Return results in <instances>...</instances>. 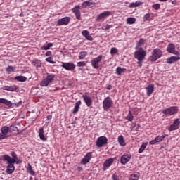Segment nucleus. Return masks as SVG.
<instances>
[{
	"label": "nucleus",
	"mask_w": 180,
	"mask_h": 180,
	"mask_svg": "<svg viewBox=\"0 0 180 180\" xmlns=\"http://www.w3.org/2000/svg\"><path fill=\"white\" fill-rule=\"evenodd\" d=\"M112 105H113V101L110 97H106L103 101V108L104 110H108L110 108H112Z\"/></svg>",
	"instance_id": "nucleus-7"
},
{
	"label": "nucleus",
	"mask_w": 180,
	"mask_h": 180,
	"mask_svg": "<svg viewBox=\"0 0 180 180\" xmlns=\"http://www.w3.org/2000/svg\"><path fill=\"white\" fill-rule=\"evenodd\" d=\"M51 47H53V43H49L46 46H41V50H50Z\"/></svg>",
	"instance_id": "nucleus-38"
},
{
	"label": "nucleus",
	"mask_w": 180,
	"mask_h": 180,
	"mask_svg": "<svg viewBox=\"0 0 180 180\" xmlns=\"http://www.w3.org/2000/svg\"><path fill=\"white\" fill-rule=\"evenodd\" d=\"M117 49L116 48H111L110 49V54H116L117 53Z\"/></svg>",
	"instance_id": "nucleus-48"
},
{
	"label": "nucleus",
	"mask_w": 180,
	"mask_h": 180,
	"mask_svg": "<svg viewBox=\"0 0 180 180\" xmlns=\"http://www.w3.org/2000/svg\"><path fill=\"white\" fill-rule=\"evenodd\" d=\"M133 115L131 114V111H129L128 116H127V120L129 122H133Z\"/></svg>",
	"instance_id": "nucleus-44"
},
{
	"label": "nucleus",
	"mask_w": 180,
	"mask_h": 180,
	"mask_svg": "<svg viewBox=\"0 0 180 180\" xmlns=\"http://www.w3.org/2000/svg\"><path fill=\"white\" fill-rule=\"evenodd\" d=\"M54 78H56V75H49L47 73L46 79L49 82L50 84H51Z\"/></svg>",
	"instance_id": "nucleus-37"
},
{
	"label": "nucleus",
	"mask_w": 180,
	"mask_h": 180,
	"mask_svg": "<svg viewBox=\"0 0 180 180\" xmlns=\"http://www.w3.org/2000/svg\"><path fill=\"white\" fill-rule=\"evenodd\" d=\"M160 2H167V0H159Z\"/></svg>",
	"instance_id": "nucleus-58"
},
{
	"label": "nucleus",
	"mask_w": 180,
	"mask_h": 180,
	"mask_svg": "<svg viewBox=\"0 0 180 180\" xmlns=\"http://www.w3.org/2000/svg\"><path fill=\"white\" fill-rule=\"evenodd\" d=\"M32 65H34V67H37V68H39V67H41V61L35 59L32 61Z\"/></svg>",
	"instance_id": "nucleus-33"
},
{
	"label": "nucleus",
	"mask_w": 180,
	"mask_h": 180,
	"mask_svg": "<svg viewBox=\"0 0 180 180\" xmlns=\"http://www.w3.org/2000/svg\"><path fill=\"white\" fill-rule=\"evenodd\" d=\"M88 56V52L86 51H82L79 53V60H84Z\"/></svg>",
	"instance_id": "nucleus-34"
},
{
	"label": "nucleus",
	"mask_w": 180,
	"mask_h": 180,
	"mask_svg": "<svg viewBox=\"0 0 180 180\" xmlns=\"http://www.w3.org/2000/svg\"><path fill=\"white\" fill-rule=\"evenodd\" d=\"M106 144H108V138L104 136L98 137L96 142V147H98V148H101V147H103Z\"/></svg>",
	"instance_id": "nucleus-6"
},
{
	"label": "nucleus",
	"mask_w": 180,
	"mask_h": 180,
	"mask_svg": "<svg viewBox=\"0 0 180 180\" xmlns=\"http://www.w3.org/2000/svg\"><path fill=\"white\" fill-rule=\"evenodd\" d=\"M179 119L174 120L173 124L170 125L168 128L169 131H174V130H178V129H179Z\"/></svg>",
	"instance_id": "nucleus-14"
},
{
	"label": "nucleus",
	"mask_w": 180,
	"mask_h": 180,
	"mask_svg": "<svg viewBox=\"0 0 180 180\" xmlns=\"http://www.w3.org/2000/svg\"><path fill=\"white\" fill-rule=\"evenodd\" d=\"M81 101L76 102L75 106L72 111L73 115H77V113H78V111L79 110V106H81Z\"/></svg>",
	"instance_id": "nucleus-25"
},
{
	"label": "nucleus",
	"mask_w": 180,
	"mask_h": 180,
	"mask_svg": "<svg viewBox=\"0 0 180 180\" xmlns=\"http://www.w3.org/2000/svg\"><path fill=\"white\" fill-rule=\"evenodd\" d=\"M14 79L18 82H26V81H27V77L25 76H15Z\"/></svg>",
	"instance_id": "nucleus-26"
},
{
	"label": "nucleus",
	"mask_w": 180,
	"mask_h": 180,
	"mask_svg": "<svg viewBox=\"0 0 180 180\" xmlns=\"http://www.w3.org/2000/svg\"><path fill=\"white\" fill-rule=\"evenodd\" d=\"M45 56H46V57H51V56H52L51 51H46L45 53Z\"/></svg>",
	"instance_id": "nucleus-52"
},
{
	"label": "nucleus",
	"mask_w": 180,
	"mask_h": 180,
	"mask_svg": "<svg viewBox=\"0 0 180 180\" xmlns=\"http://www.w3.org/2000/svg\"><path fill=\"white\" fill-rule=\"evenodd\" d=\"M39 139L43 141H47V138L44 136V127H41L39 129Z\"/></svg>",
	"instance_id": "nucleus-20"
},
{
	"label": "nucleus",
	"mask_w": 180,
	"mask_h": 180,
	"mask_svg": "<svg viewBox=\"0 0 180 180\" xmlns=\"http://www.w3.org/2000/svg\"><path fill=\"white\" fill-rule=\"evenodd\" d=\"M61 67L65 70H67V71H74L76 65L72 63H62Z\"/></svg>",
	"instance_id": "nucleus-11"
},
{
	"label": "nucleus",
	"mask_w": 180,
	"mask_h": 180,
	"mask_svg": "<svg viewBox=\"0 0 180 180\" xmlns=\"http://www.w3.org/2000/svg\"><path fill=\"white\" fill-rule=\"evenodd\" d=\"M0 103H3V105H6L8 108H12V102L6 98H0Z\"/></svg>",
	"instance_id": "nucleus-24"
},
{
	"label": "nucleus",
	"mask_w": 180,
	"mask_h": 180,
	"mask_svg": "<svg viewBox=\"0 0 180 180\" xmlns=\"http://www.w3.org/2000/svg\"><path fill=\"white\" fill-rule=\"evenodd\" d=\"M11 156H9L8 155H4L3 156V160H13V162H15V164L19 165V164H22V160H20L19 159V158H18V155H16V153L13 151H12L11 153Z\"/></svg>",
	"instance_id": "nucleus-2"
},
{
	"label": "nucleus",
	"mask_w": 180,
	"mask_h": 180,
	"mask_svg": "<svg viewBox=\"0 0 180 180\" xmlns=\"http://www.w3.org/2000/svg\"><path fill=\"white\" fill-rule=\"evenodd\" d=\"M85 38L86 39V40H89V41H92V40H94V38H92V36L91 35H88L86 37H85Z\"/></svg>",
	"instance_id": "nucleus-51"
},
{
	"label": "nucleus",
	"mask_w": 180,
	"mask_h": 180,
	"mask_svg": "<svg viewBox=\"0 0 180 180\" xmlns=\"http://www.w3.org/2000/svg\"><path fill=\"white\" fill-rule=\"evenodd\" d=\"M168 136L167 134L162 135V136H158L155 138V139L150 141L149 144L150 146H154V144H157V143H160L165 139V137Z\"/></svg>",
	"instance_id": "nucleus-13"
},
{
	"label": "nucleus",
	"mask_w": 180,
	"mask_h": 180,
	"mask_svg": "<svg viewBox=\"0 0 180 180\" xmlns=\"http://www.w3.org/2000/svg\"><path fill=\"white\" fill-rule=\"evenodd\" d=\"M9 132V127L5 126L1 128V133L5 136Z\"/></svg>",
	"instance_id": "nucleus-39"
},
{
	"label": "nucleus",
	"mask_w": 180,
	"mask_h": 180,
	"mask_svg": "<svg viewBox=\"0 0 180 180\" xmlns=\"http://www.w3.org/2000/svg\"><path fill=\"white\" fill-rule=\"evenodd\" d=\"M117 140L120 146L122 147H124V146H126V142L124 141V138L123 136H119Z\"/></svg>",
	"instance_id": "nucleus-29"
},
{
	"label": "nucleus",
	"mask_w": 180,
	"mask_h": 180,
	"mask_svg": "<svg viewBox=\"0 0 180 180\" xmlns=\"http://www.w3.org/2000/svg\"><path fill=\"white\" fill-rule=\"evenodd\" d=\"M22 74H25V72L22 71Z\"/></svg>",
	"instance_id": "nucleus-59"
},
{
	"label": "nucleus",
	"mask_w": 180,
	"mask_h": 180,
	"mask_svg": "<svg viewBox=\"0 0 180 180\" xmlns=\"http://www.w3.org/2000/svg\"><path fill=\"white\" fill-rule=\"evenodd\" d=\"M81 7L79 6H76L72 8V13H75L76 19L81 20V11H79Z\"/></svg>",
	"instance_id": "nucleus-19"
},
{
	"label": "nucleus",
	"mask_w": 180,
	"mask_h": 180,
	"mask_svg": "<svg viewBox=\"0 0 180 180\" xmlns=\"http://www.w3.org/2000/svg\"><path fill=\"white\" fill-rule=\"evenodd\" d=\"M162 57V51L161 49L156 48L152 52V55L149 57V61H157L158 58Z\"/></svg>",
	"instance_id": "nucleus-3"
},
{
	"label": "nucleus",
	"mask_w": 180,
	"mask_h": 180,
	"mask_svg": "<svg viewBox=\"0 0 180 180\" xmlns=\"http://www.w3.org/2000/svg\"><path fill=\"white\" fill-rule=\"evenodd\" d=\"M77 171H79V172H81L84 171V168H82V167H81V166H79L77 167Z\"/></svg>",
	"instance_id": "nucleus-54"
},
{
	"label": "nucleus",
	"mask_w": 180,
	"mask_h": 180,
	"mask_svg": "<svg viewBox=\"0 0 180 180\" xmlns=\"http://www.w3.org/2000/svg\"><path fill=\"white\" fill-rule=\"evenodd\" d=\"M150 18H151V14L150 13H147L144 15L143 17V20L144 22L147 21V20H150Z\"/></svg>",
	"instance_id": "nucleus-45"
},
{
	"label": "nucleus",
	"mask_w": 180,
	"mask_h": 180,
	"mask_svg": "<svg viewBox=\"0 0 180 180\" xmlns=\"http://www.w3.org/2000/svg\"><path fill=\"white\" fill-rule=\"evenodd\" d=\"M146 89L147 91V96H151V95L153 94V92H154V85L149 84L148 86L146 87Z\"/></svg>",
	"instance_id": "nucleus-21"
},
{
	"label": "nucleus",
	"mask_w": 180,
	"mask_h": 180,
	"mask_svg": "<svg viewBox=\"0 0 180 180\" xmlns=\"http://www.w3.org/2000/svg\"><path fill=\"white\" fill-rule=\"evenodd\" d=\"M144 43H145L144 39L141 38L139 39V42L136 44L135 49L137 50V49H142L141 47L143 46H144Z\"/></svg>",
	"instance_id": "nucleus-27"
},
{
	"label": "nucleus",
	"mask_w": 180,
	"mask_h": 180,
	"mask_svg": "<svg viewBox=\"0 0 180 180\" xmlns=\"http://www.w3.org/2000/svg\"><path fill=\"white\" fill-rule=\"evenodd\" d=\"M51 60H53V58L51 56H49V58L45 59V61H46L47 63H50L51 64H56V61Z\"/></svg>",
	"instance_id": "nucleus-42"
},
{
	"label": "nucleus",
	"mask_w": 180,
	"mask_h": 180,
	"mask_svg": "<svg viewBox=\"0 0 180 180\" xmlns=\"http://www.w3.org/2000/svg\"><path fill=\"white\" fill-rule=\"evenodd\" d=\"M28 167L27 169V172L28 174H30L32 176H34L36 175V173L34 172V170H33V168L32 167V165L30 163H28Z\"/></svg>",
	"instance_id": "nucleus-28"
},
{
	"label": "nucleus",
	"mask_w": 180,
	"mask_h": 180,
	"mask_svg": "<svg viewBox=\"0 0 180 180\" xmlns=\"http://www.w3.org/2000/svg\"><path fill=\"white\" fill-rule=\"evenodd\" d=\"M15 70H16L15 67L8 65L7 68H6V71L7 74H11V72H15Z\"/></svg>",
	"instance_id": "nucleus-31"
},
{
	"label": "nucleus",
	"mask_w": 180,
	"mask_h": 180,
	"mask_svg": "<svg viewBox=\"0 0 180 180\" xmlns=\"http://www.w3.org/2000/svg\"><path fill=\"white\" fill-rule=\"evenodd\" d=\"M111 14H112V13L109 11H104V12L100 13L97 16L96 20H97V22H99V20H102V19H105V18H108V16H110Z\"/></svg>",
	"instance_id": "nucleus-16"
},
{
	"label": "nucleus",
	"mask_w": 180,
	"mask_h": 180,
	"mask_svg": "<svg viewBox=\"0 0 180 180\" xmlns=\"http://www.w3.org/2000/svg\"><path fill=\"white\" fill-rule=\"evenodd\" d=\"M131 160V154L129 152L125 153L121 156L120 162L122 165H126L127 162H129Z\"/></svg>",
	"instance_id": "nucleus-8"
},
{
	"label": "nucleus",
	"mask_w": 180,
	"mask_h": 180,
	"mask_svg": "<svg viewBox=\"0 0 180 180\" xmlns=\"http://www.w3.org/2000/svg\"><path fill=\"white\" fill-rule=\"evenodd\" d=\"M115 159L113 158L105 160L103 165V171H107L108 168L113 164Z\"/></svg>",
	"instance_id": "nucleus-12"
},
{
	"label": "nucleus",
	"mask_w": 180,
	"mask_h": 180,
	"mask_svg": "<svg viewBox=\"0 0 180 180\" xmlns=\"http://www.w3.org/2000/svg\"><path fill=\"white\" fill-rule=\"evenodd\" d=\"M86 65V62L85 61H80L77 63V67H85Z\"/></svg>",
	"instance_id": "nucleus-46"
},
{
	"label": "nucleus",
	"mask_w": 180,
	"mask_h": 180,
	"mask_svg": "<svg viewBox=\"0 0 180 180\" xmlns=\"http://www.w3.org/2000/svg\"><path fill=\"white\" fill-rule=\"evenodd\" d=\"M129 8H136V4H135L134 2L131 3V4H129Z\"/></svg>",
	"instance_id": "nucleus-53"
},
{
	"label": "nucleus",
	"mask_w": 180,
	"mask_h": 180,
	"mask_svg": "<svg viewBox=\"0 0 180 180\" xmlns=\"http://www.w3.org/2000/svg\"><path fill=\"white\" fill-rule=\"evenodd\" d=\"M124 71H126V68H122L121 67H117L116 68L117 75H122V73L124 72Z\"/></svg>",
	"instance_id": "nucleus-36"
},
{
	"label": "nucleus",
	"mask_w": 180,
	"mask_h": 180,
	"mask_svg": "<svg viewBox=\"0 0 180 180\" xmlns=\"http://www.w3.org/2000/svg\"><path fill=\"white\" fill-rule=\"evenodd\" d=\"M1 139H2V138L0 137V140H1Z\"/></svg>",
	"instance_id": "nucleus-60"
},
{
	"label": "nucleus",
	"mask_w": 180,
	"mask_h": 180,
	"mask_svg": "<svg viewBox=\"0 0 180 180\" xmlns=\"http://www.w3.org/2000/svg\"><path fill=\"white\" fill-rule=\"evenodd\" d=\"M134 58L138 60L137 64L139 67H143V61H144L147 56V51L144 50L143 48H139L134 52Z\"/></svg>",
	"instance_id": "nucleus-1"
},
{
	"label": "nucleus",
	"mask_w": 180,
	"mask_h": 180,
	"mask_svg": "<svg viewBox=\"0 0 180 180\" xmlns=\"http://www.w3.org/2000/svg\"><path fill=\"white\" fill-rule=\"evenodd\" d=\"M134 4L136 8L137 6H141V5H143V2L141 1H136Z\"/></svg>",
	"instance_id": "nucleus-50"
},
{
	"label": "nucleus",
	"mask_w": 180,
	"mask_h": 180,
	"mask_svg": "<svg viewBox=\"0 0 180 180\" xmlns=\"http://www.w3.org/2000/svg\"><path fill=\"white\" fill-rule=\"evenodd\" d=\"M167 51L168 53H170L171 54H175L176 56L179 54V52L175 51V45L174 44H169L167 48Z\"/></svg>",
	"instance_id": "nucleus-17"
},
{
	"label": "nucleus",
	"mask_w": 180,
	"mask_h": 180,
	"mask_svg": "<svg viewBox=\"0 0 180 180\" xmlns=\"http://www.w3.org/2000/svg\"><path fill=\"white\" fill-rule=\"evenodd\" d=\"M146 148H147V143H143L141 146V147H140V148L139 150V154H141V153H143V151H144V150H146Z\"/></svg>",
	"instance_id": "nucleus-40"
},
{
	"label": "nucleus",
	"mask_w": 180,
	"mask_h": 180,
	"mask_svg": "<svg viewBox=\"0 0 180 180\" xmlns=\"http://www.w3.org/2000/svg\"><path fill=\"white\" fill-rule=\"evenodd\" d=\"M178 60H180V57L178 56H172L167 59V64H172V63H175L178 61Z\"/></svg>",
	"instance_id": "nucleus-23"
},
{
	"label": "nucleus",
	"mask_w": 180,
	"mask_h": 180,
	"mask_svg": "<svg viewBox=\"0 0 180 180\" xmlns=\"http://www.w3.org/2000/svg\"><path fill=\"white\" fill-rule=\"evenodd\" d=\"M82 98L88 108L92 105V98L91 96H88V93H85L82 95Z\"/></svg>",
	"instance_id": "nucleus-18"
},
{
	"label": "nucleus",
	"mask_w": 180,
	"mask_h": 180,
	"mask_svg": "<svg viewBox=\"0 0 180 180\" xmlns=\"http://www.w3.org/2000/svg\"><path fill=\"white\" fill-rule=\"evenodd\" d=\"M152 8H153L155 11H158L160 8H161V4L157 3L153 5H152Z\"/></svg>",
	"instance_id": "nucleus-43"
},
{
	"label": "nucleus",
	"mask_w": 180,
	"mask_h": 180,
	"mask_svg": "<svg viewBox=\"0 0 180 180\" xmlns=\"http://www.w3.org/2000/svg\"><path fill=\"white\" fill-rule=\"evenodd\" d=\"M22 104V101H19L18 103H15L17 106H20Z\"/></svg>",
	"instance_id": "nucleus-57"
},
{
	"label": "nucleus",
	"mask_w": 180,
	"mask_h": 180,
	"mask_svg": "<svg viewBox=\"0 0 180 180\" xmlns=\"http://www.w3.org/2000/svg\"><path fill=\"white\" fill-rule=\"evenodd\" d=\"M91 158H92V152H89L81 160V164H83V165H86V164L91 161Z\"/></svg>",
	"instance_id": "nucleus-15"
},
{
	"label": "nucleus",
	"mask_w": 180,
	"mask_h": 180,
	"mask_svg": "<svg viewBox=\"0 0 180 180\" xmlns=\"http://www.w3.org/2000/svg\"><path fill=\"white\" fill-rule=\"evenodd\" d=\"M139 178L140 174L139 173H135L130 175L129 180H139Z\"/></svg>",
	"instance_id": "nucleus-32"
},
{
	"label": "nucleus",
	"mask_w": 180,
	"mask_h": 180,
	"mask_svg": "<svg viewBox=\"0 0 180 180\" xmlns=\"http://www.w3.org/2000/svg\"><path fill=\"white\" fill-rule=\"evenodd\" d=\"M112 27V25H107L105 26V29L106 30H109V29H110Z\"/></svg>",
	"instance_id": "nucleus-55"
},
{
	"label": "nucleus",
	"mask_w": 180,
	"mask_h": 180,
	"mask_svg": "<svg viewBox=\"0 0 180 180\" xmlns=\"http://www.w3.org/2000/svg\"><path fill=\"white\" fill-rule=\"evenodd\" d=\"M127 25H134V23H136V18H128L127 19Z\"/></svg>",
	"instance_id": "nucleus-35"
},
{
	"label": "nucleus",
	"mask_w": 180,
	"mask_h": 180,
	"mask_svg": "<svg viewBox=\"0 0 180 180\" xmlns=\"http://www.w3.org/2000/svg\"><path fill=\"white\" fill-rule=\"evenodd\" d=\"M103 58V56H102V55H100L97 58H94L91 60V65H92L93 68H95L96 70H98V68H99V63H101V61H102Z\"/></svg>",
	"instance_id": "nucleus-9"
},
{
	"label": "nucleus",
	"mask_w": 180,
	"mask_h": 180,
	"mask_svg": "<svg viewBox=\"0 0 180 180\" xmlns=\"http://www.w3.org/2000/svg\"><path fill=\"white\" fill-rule=\"evenodd\" d=\"M112 88H113V86H112L111 84H109V85L107 86V89H108V91H110V89H112Z\"/></svg>",
	"instance_id": "nucleus-56"
},
{
	"label": "nucleus",
	"mask_w": 180,
	"mask_h": 180,
	"mask_svg": "<svg viewBox=\"0 0 180 180\" xmlns=\"http://www.w3.org/2000/svg\"><path fill=\"white\" fill-rule=\"evenodd\" d=\"M51 119H53V116L52 115H48L46 117V121L48 120V122H46V123L47 124H49V123H50V121H49V120H51Z\"/></svg>",
	"instance_id": "nucleus-49"
},
{
	"label": "nucleus",
	"mask_w": 180,
	"mask_h": 180,
	"mask_svg": "<svg viewBox=\"0 0 180 180\" xmlns=\"http://www.w3.org/2000/svg\"><path fill=\"white\" fill-rule=\"evenodd\" d=\"M3 89L4 91H10L11 92H15V91H17L18 89V86H5Z\"/></svg>",
	"instance_id": "nucleus-22"
},
{
	"label": "nucleus",
	"mask_w": 180,
	"mask_h": 180,
	"mask_svg": "<svg viewBox=\"0 0 180 180\" xmlns=\"http://www.w3.org/2000/svg\"><path fill=\"white\" fill-rule=\"evenodd\" d=\"M91 5H94V3H92V1H84L82 4V8H90Z\"/></svg>",
	"instance_id": "nucleus-30"
},
{
	"label": "nucleus",
	"mask_w": 180,
	"mask_h": 180,
	"mask_svg": "<svg viewBox=\"0 0 180 180\" xmlns=\"http://www.w3.org/2000/svg\"><path fill=\"white\" fill-rule=\"evenodd\" d=\"M82 36H84V37H86V36H88L89 34V32H88V30H83L82 32Z\"/></svg>",
	"instance_id": "nucleus-47"
},
{
	"label": "nucleus",
	"mask_w": 180,
	"mask_h": 180,
	"mask_svg": "<svg viewBox=\"0 0 180 180\" xmlns=\"http://www.w3.org/2000/svg\"><path fill=\"white\" fill-rule=\"evenodd\" d=\"M49 84H50V82L49 80L46 79V78H45L44 79H43L41 82V86H47L49 85Z\"/></svg>",
	"instance_id": "nucleus-41"
},
{
	"label": "nucleus",
	"mask_w": 180,
	"mask_h": 180,
	"mask_svg": "<svg viewBox=\"0 0 180 180\" xmlns=\"http://www.w3.org/2000/svg\"><path fill=\"white\" fill-rule=\"evenodd\" d=\"M70 20H71V18L70 17L60 18L57 22V26H67L70 23Z\"/></svg>",
	"instance_id": "nucleus-10"
},
{
	"label": "nucleus",
	"mask_w": 180,
	"mask_h": 180,
	"mask_svg": "<svg viewBox=\"0 0 180 180\" xmlns=\"http://www.w3.org/2000/svg\"><path fill=\"white\" fill-rule=\"evenodd\" d=\"M3 161H6L8 165L6 167V172L8 175H11V174H13L15 172V164L16 162H13L12 159H9L8 160H3Z\"/></svg>",
	"instance_id": "nucleus-4"
},
{
	"label": "nucleus",
	"mask_w": 180,
	"mask_h": 180,
	"mask_svg": "<svg viewBox=\"0 0 180 180\" xmlns=\"http://www.w3.org/2000/svg\"><path fill=\"white\" fill-rule=\"evenodd\" d=\"M178 110L179 109L177 106H172L163 110L162 113H163V115H166V116H172V115L178 113Z\"/></svg>",
	"instance_id": "nucleus-5"
}]
</instances>
